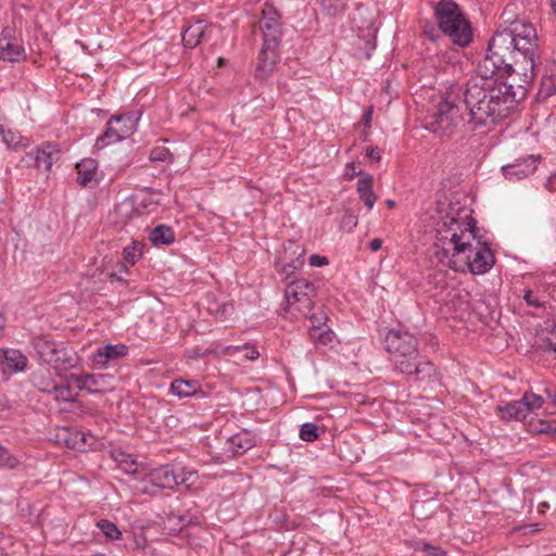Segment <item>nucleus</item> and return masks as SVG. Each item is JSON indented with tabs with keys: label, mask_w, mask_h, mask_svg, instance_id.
Listing matches in <instances>:
<instances>
[{
	"label": "nucleus",
	"mask_w": 556,
	"mask_h": 556,
	"mask_svg": "<svg viewBox=\"0 0 556 556\" xmlns=\"http://www.w3.org/2000/svg\"><path fill=\"white\" fill-rule=\"evenodd\" d=\"M478 77L462 87L466 123L470 129L490 128L506 118L516 104L528 94V84L510 74H484L477 66Z\"/></svg>",
	"instance_id": "1"
},
{
	"label": "nucleus",
	"mask_w": 556,
	"mask_h": 556,
	"mask_svg": "<svg viewBox=\"0 0 556 556\" xmlns=\"http://www.w3.org/2000/svg\"><path fill=\"white\" fill-rule=\"evenodd\" d=\"M538 51L536 29L528 21L517 18L493 35L480 61V71L486 75L510 74L530 86L535 76Z\"/></svg>",
	"instance_id": "2"
},
{
	"label": "nucleus",
	"mask_w": 556,
	"mask_h": 556,
	"mask_svg": "<svg viewBox=\"0 0 556 556\" xmlns=\"http://www.w3.org/2000/svg\"><path fill=\"white\" fill-rule=\"evenodd\" d=\"M433 251L441 264L455 271L483 275L495 264L490 247L477 238L470 215L446 217L437 230Z\"/></svg>",
	"instance_id": "3"
},
{
	"label": "nucleus",
	"mask_w": 556,
	"mask_h": 556,
	"mask_svg": "<svg viewBox=\"0 0 556 556\" xmlns=\"http://www.w3.org/2000/svg\"><path fill=\"white\" fill-rule=\"evenodd\" d=\"M383 345L394 367L404 375L430 376L431 363L419 362L418 340L410 332L402 329H389L383 338Z\"/></svg>",
	"instance_id": "4"
},
{
	"label": "nucleus",
	"mask_w": 556,
	"mask_h": 556,
	"mask_svg": "<svg viewBox=\"0 0 556 556\" xmlns=\"http://www.w3.org/2000/svg\"><path fill=\"white\" fill-rule=\"evenodd\" d=\"M463 102L462 86L453 84L442 93L433 114L430 115L427 128L435 134L444 135L464 122L459 103Z\"/></svg>",
	"instance_id": "5"
},
{
	"label": "nucleus",
	"mask_w": 556,
	"mask_h": 556,
	"mask_svg": "<svg viewBox=\"0 0 556 556\" xmlns=\"http://www.w3.org/2000/svg\"><path fill=\"white\" fill-rule=\"evenodd\" d=\"M435 16L440 29L454 43L465 47L471 41V27L455 2L441 0L435 7Z\"/></svg>",
	"instance_id": "6"
},
{
	"label": "nucleus",
	"mask_w": 556,
	"mask_h": 556,
	"mask_svg": "<svg viewBox=\"0 0 556 556\" xmlns=\"http://www.w3.org/2000/svg\"><path fill=\"white\" fill-rule=\"evenodd\" d=\"M316 288L314 283L306 279H296L290 282L285 290L286 317L298 319L307 317L309 319L311 311L314 307V298Z\"/></svg>",
	"instance_id": "7"
},
{
	"label": "nucleus",
	"mask_w": 556,
	"mask_h": 556,
	"mask_svg": "<svg viewBox=\"0 0 556 556\" xmlns=\"http://www.w3.org/2000/svg\"><path fill=\"white\" fill-rule=\"evenodd\" d=\"M138 118L134 114H123L113 116L108 122L105 132L96 141L98 149H103L110 143L122 141L130 137L137 128Z\"/></svg>",
	"instance_id": "8"
},
{
	"label": "nucleus",
	"mask_w": 556,
	"mask_h": 556,
	"mask_svg": "<svg viewBox=\"0 0 556 556\" xmlns=\"http://www.w3.org/2000/svg\"><path fill=\"white\" fill-rule=\"evenodd\" d=\"M178 476L175 467L165 465L150 470L141 480L137 490L141 493L155 495L162 489H174L177 486Z\"/></svg>",
	"instance_id": "9"
},
{
	"label": "nucleus",
	"mask_w": 556,
	"mask_h": 556,
	"mask_svg": "<svg viewBox=\"0 0 556 556\" xmlns=\"http://www.w3.org/2000/svg\"><path fill=\"white\" fill-rule=\"evenodd\" d=\"M26 58L22 35L16 27L5 26L0 35V60L20 62Z\"/></svg>",
	"instance_id": "10"
},
{
	"label": "nucleus",
	"mask_w": 556,
	"mask_h": 556,
	"mask_svg": "<svg viewBox=\"0 0 556 556\" xmlns=\"http://www.w3.org/2000/svg\"><path fill=\"white\" fill-rule=\"evenodd\" d=\"M281 25L279 12L274 5L266 3L262 10L260 20L263 42H268L270 46H279L282 36Z\"/></svg>",
	"instance_id": "11"
},
{
	"label": "nucleus",
	"mask_w": 556,
	"mask_h": 556,
	"mask_svg": "<svg viewBox=\"0 0 556 556\" xmlns=\"http://www.w3.org/2000/svg\"><path fill=\"white\" fill-rule=\"evenodd\" d=\"M38 354L40 358L54 367H66L73 366V359L67 355V352L61 345L49 342L46 340H39L36 343Z\"/></svg>",
	"instance_id": "12"
},
{
	"label": "nucleus",
	"mask_w": 556,
	"mask_h": 556,
	"mask_svg": "<svg viewBox=\"0 0 556 556\" xmlns=\"http://www.w3.org/2000/svg\"><path fill=\"white\" fill-rule=\"evenodd\" d=\"M309 320L312 323L311 340L317 348H331L336 341V334L326 324L328 317L324 313L312 314Z\"/></svg>",
	"instance_id": "13"
},
{
	"label": "nucleus",
	"mask_w": 556,
	"mask_h": 556,
	"mask_svg": "<svg viewBox=\"0 0 556 556\" xmlns=\"http://www.w3.org/2000/svg\"><path fill=\"white\" fill-rule=\"evenodd\" d=\"M539 162L540 156L529 155L503 166L502 172L505 178L510 181L521 180L536 170Z\"/></svg>",
	"instance_id": "14"
},
{
	"label": "nucleus",
	"mask_w": 556,
	"mask_h": 556,
	"mask_svg": "<svg viewBox=\"0 0 556 556\" xmlns=\"http://www.w3.org/2000/svg\"><path fill=\"white\" fill-rule=\"evenodd\" d=\"M128 353L125 344H106L98 348L91 356L92 364L96 368H105L113 361L124 357Z\"/></svg>",
	"instance_id": "15"
},
{
	"label": "nucleus",
	"mask_w": 556,
	"mask_h": 556,
	"mask_svg": "<svg viewBox=\"0 0 556 556\" xmlns=\"http://www.w3.org/2000/svg\"><path fill=\"white\" fill-rule=\"evenodd\" d=\"M278 47L263 42L255 70L256 77L265 79L273 73L279 59Z\"/></svg>",
	"instance_id": "16"
},
{
	"label": "nucleus",
	"mask_w": 556,
	"mask_h": 556,
	"mask_svg": "<svg viewBox=\"0 0 556 556\" xmlns=\"http://www.w3.org/2000/svg\"><path fill=\"white\" fill-rule=\"evenodd\" d=\"M92 439L91 435L70 428H62L56 433L58 443L77 451H85L86 446L89 445L88 441Z\"/></svg>",
	"instance_id": "17"
},
{
	"label": "nucleus",
	"mask_w": 556,
	"mask_h": 556,
	"mask_svg": "<svg viewBox=\"0 0 556 556\" xmlns=\"http://www.w3.org/2000/svg\"><path fill=\"white\" fill-rule=\"evenodd\" d=\"M0 364L3 371L15 374L26 368L27 358L18 350L5 349L0 351Z\"/></svg>",
	"instance_id": "18"
},
{
	"label": "nucleus",
	"mask_w": 556,
	"mask_h": 556,
	"mask_svg": "<svg viewBox=\"0 0 556 556\" xmlns=\"http://www.w3.org/2000/svg\"><path fill=\"white\" fill-rule=\"evenodd\" d=\"M60 157V150L55 144L45 143L39 147L34 154L35 165L37 168H42L49 172Z\"/></svg>",
	"instance_id": "19"
},
{
	"label": "nucleus",
	"mask_w": 556,
	"mask_h": 556,
	"mask_svg": "<svg viewBox=\"0 0 556 556\" xmlns=\"http://www.w3.org/2000/svg\"><path fill=\"white\" fill-rule=\"evenodd\" d=\"M108 376L105 375H75L72 376V379L75 381L77 387L80 390H86L89 393H98L101 392L106 382Z\"/></svg>",
	"instance_id": "20"
},
{
	"label": "nucleus",
	"mask_w": 556,
	"mask_h": 556,
	"mask_svg": "<svg viewBox=\"0 0 556 556\" xmlns=\"http://www.w3.org/2000/svg\"><path fill=\"white\" fill-rule=\"evenodd\" d=\"M139 215V211L135 207L131 199H125L114 206L110 213V217L115 224H126L135 216Z\"/></svg>",
	"instance_id": "21"
},
{
	"label": "nucleus",
	"mask_w": 556,
	"mask_h": 556,
	"mask_svg": "<svg viewBox=\"0 0 556 556\" xmlns=\"http://www.w3.org/2000/svg\"><path fill=\"white\" fill-rule=\"evenodd\" d=\"M206 31V25L203 21H195L190 24L182 33V43L186 48L193 49L204 37Z\"/></svg>",
	"instance_id": "22"
},
{
	"label": "nucleus",
	"mask_w": 556,
	"mask_h": 556,
	"mask_svg": "<svg viewBox=\"0 0 556 556\" xmlns=\"http://www.w3.org/2000/svg\"><path fill=\"white\" fill-rule=\"evenodd\" d=\"M359 199L365 203L368 210H371L377 201V197L372 191V176L365 174L357 181L356 186Z\"/></svg>",
	"instance_id": "23"
},
{
	"label": "nucleus",
	"mask_w": 556,
	"mask_h": 556,
	"mask_svg": "<svg viewBox=\"0 0 556 556\" xmlns=\"http://www.w3.org/2000/svg\"><path fill=\"white\" fill-rule=\"evenodd\" d=\"M495 413L501 417V419L506 421L521 420L526 418L523 405L520 401H511L505 405H497L495 407Z\"/></svg>",
	"instance_id": "24"
},
{
	"label": "nucleus",
	"mask_w": 556,
	"mask_h": 556,
	"mask_svg": "<svg viewBox=\"0 0 556 556\" xmlns=\"http://www.w3.org/2000/svg\"><path fill=\"white\" fill-rule=\"evenodd\" d=\"M97 162L92 159H85L77 163V181L81 186H89L96 180L97 175Z\"/></svg>",
	"instance_id": "25"
},
{
	"label": "nucleus",
	"mask_w": 556,
	"mask_h": 556,
	"mask_svg": "<svg viewBox=\"0 0 556 556\" xmlns=\"http://www.w3.org/2000/svg\"><path fill=\"white\" fill-rule=\"evenodd\" d=\"M112 457L117 466L126 473H136L138 471V463L132 455L116 450L112 452Z\"/></svg>",
	"instance_id": "26"
},
{
	"label": "nucleus",
	"mask_w": 556,
	"mask_h": 556,
	"mask_svg": "<svg viewBox=\"0 0 556 556\" xmlns=\"http://www.w3.org/2000/svg\"><path fill=\"white\" fill-rule=\"evenodd\" d=\"M149 240L155 244H170L175 240L174 231L166 225H160L149 233Z\"/></svg>",
	"instance_id": "27"
},
{
	"label": "nucleus",
	"mask_w": 556,
	"mask_h": 556,
	"mask_svg": "<svg viewBox=\"0 0 556 556\" xmlns=\"http://www.w3.org/2000/svg\"><path fill=\"white\" fill-rule=\"evenodd\" d=\"M169 390L178 397H187L195 393L197 386L191 380L176 379L170 383Z\"/></svg>",
	"instance_id": "28"
},
{
	"label": "nucleus",
	"mask_w": 556,
	"mask_h": 556,
	"mask_svg": "<svg viewBox=\"0 0 556 556\" xmlns=\"http://www.w3.org/2000/svg\"><path fill=\"white\" fill-rule=\"evenodd\" d=\"M0 137L2 142L9 148V149H21L26 146L24 142L23 137L20 135V132L13 131L11 129L5 130L4 127L0 124Z\"/></svg>",
	"instance_id": "29"
},
{
	"label": "nucleus",
	"mask_w": 556,
	"mask_h": 556,
	"mask_svg": "<svg viewBox=\"0 0 556 556\" xmlns=\"http://www.w3.org/2000/svg\"><path fill=\"white\" fill-rule=\"evenodd\" d=\"M53 395V399L58 402H71L75 400L76 394L70 386H52L51 389H42Z\"/></svg>",
	"instance_id": "30"
},
{
	"label": "nucleus",
	"mask_w": 556,
	"mask_h": 556,
	"mask_svg": "<svg viewBox=\"0 0 556 556\" xmlns=\"http://www.w3.org/2000/svg\"><path fill=\"white\" fill-rule=\"evenodd\" d=\"M123 255L126 263V265H123V269L127 273V266H134L142 255L140 244L138 242H132L130 245H127L124 248Z\"/></svg>",
	"instance_id": "31"
},
{
	"label": "nucleus",
	"mask_w": 556,
	"mask_h": 556,
	"mask_svg": "<svg viewBox=\"0 0 556 556\" xmlns=\"http://www.w3.org/2000/svg\"><path fill=\"white\" fill-rule=\"evenodd\" d=\"M556 93V75H545L542 77L538 98L545 100Z\"/></svg>",
	"instance_id": "32"
},
{
	"label": "nucleus",
	"mask_w": 556,
	"mask_h": 556,
	"mask_svg": "<svg viewBox=\"0 0 556 556\" xmlns=\"http://www.w3.org/2000/svg\"><path fill=\"white\" fill-rule=\"evenodd\" d=\"M520 402L523 405V412L527 416L530 412L541 408L544 403V399L533 392H526Z\"/></svg>",
	"instance_id": "33"
},
{
	"label": "nucleus",
	"mask_w": 556,
	"mask_h": 556,
	"mask_svg": "<svg viewBox=\"0 0 556 556\" xmlns=\"http://www.w3.org/2000/svg\"><path fill=\"white\" fill-rule=\"evenodd\" d=\"M97 527L101 530L104 536L111 541H117L122 539V532L117 526L108 519L99 520L97 522Z\"/></svg>",
	"instance_id": "34"
},
{
	"label": "nucleus",
	"mask_w": 556,
	"mask_h": 556,
	"mask_svg": "<svg viewBox=\"0 0 556 556\" xmlns=\"http://www.w3.org/2000/svg\"><path fill=\"white\" fill-rule=\"evenodd\" d=\"M175 473L178 476L177 485L185 484L187 488L193 485L197 481V472L188 468H175Z\"/></svg>",
	"instance_id": "35"
},
{
	"label": "nucleus",
	"mask_w": 556,
	"mask_h": 556,
	"mask_svg": "<svg viewBox=\"0 0 556 556\" xmlns=\"http://www.w3.org/2000/svg\"><path fill=\"white\" fill-rule=\"evenodd\" d=\"M299 435L305 442H314L319 438V428L313 422H305L301 426Z\"/></svg>",
	"instance_id": "36"
},
{
	"label": "nucleus",
	"mask_w": 556,
	"mask_h": 556,
	"mask_svg": "<svg viewBox=\"0 0 556 556\" xmlns=\"http://www.w3.org/2000/svg\"><path fill=\"white\" fill-rule=\"evenodd\" d=\"M523 300L527 302L529 306L532 307H542L545 305L547 301V296L543 294H539L533 290H527L523 294Z\"/></svg>",
	"instance_id": "37"
},
{
	"label": "nucleus",
	"mask_w": 556,
	"mask_h": 556,
	"mask_svg": "<svg viewBox=\"0 0 556 556\" xmlns=\"http://www.w3.org/2000/svg\"><path fill=\"white\" fill-rule=\"evenodd\" d=\"M414 548L415 551L424 552L426 556H447V553L440 546H434L426 542L417 543Z\"/></svg>",
	"instance_id": "38"
},
{
	"label": "nucleus",
	"mask_w": 556,
	"mask_h": 556,
	"mask_svg": "<svg viewBox=\"0 0 556 556\" xmlns=\"http://www.w3.org/2000/svg\"><path fill=\"white\" fill-rule=\"evenodd\" d=\"M348 0H323V8L329 15L340 13L346 5Z\"/></svg>",
	"instance_id": "39"
},
{
	"label": "nucleus",
	"mask_w": 556,
	"mask_h": 556,
	"mask_svg": "<svg viewBox=\"0 0 556 556\" xmlns=\"http://www.w3.org/2000/svg\"><path fill=\"white\" fill-rule=\"evenodd\" d=\"M245 351L244 357L250 361H255L258 358L260 353L254 346L244 345V346H228L226 349L227 354L232 355L240 351Z\"/></svg>",
	"instance_id": "40"
},
{
	"label": "nucleus",
	"mask_w": 556,
	"mask_h": 556,
	"mask_svg": "<svg viewBox=\"0 0 556 556\" xmlns=\"http://www.w3.org/2000/svg\"><path fill=\"white\" fill-rule=\"evenodd\" d=\"M17 465L18 459L0 445V466L15 468Z\"/></svg>",
	"instance_id": "41"
},
{
	"label": "nucleus",
	"mask_w": 556,
	"mask_h": 556,
	"mask_svg": "<svg viewBox=\"0 0 556 556\" xmlns=\"http://www.w3.org/2000/svg\"><path fill=\"white\" fill-rule=\"evenodd\" d=\"M357 216L354 215L351 212H345V214L342 217L340 227L346 232L353 231V229L357 226Z\"/></svg>",
	"instance_id": "42"
},
{
	"label": "nucleus",
	"mask_w": 556,
	"mask_h": 556,
	"mask_svg": "<svg viewBox=\"0 0 556 556\" xmlns=\"http://www.w3.org/2000/svg\"><path fill=\"white\" fill-rule=\"evenodd\" d=\"M170 153L167 148L165 147H155L150 152V160L151 161H159V162H165L169 159Z\"/></svg>",
	"instance_id": "43"
},
{
	"label": "nucleus",
	"mask_w": 556,
	"mask_h": 556,
	"mask_svg": "<svg viewBox=\"0 0 556 556\" xmlns=\"http://www.w3.org/2000/svg\"><path fill=\"white\" fill-rule=\"evenodd\" d=\"M542 340L549 350L556 352V325L543 333Z\"/></svg>",
	"instance_id": "44"
},
{
	"label": "nucleus",
	"mask_w": 556,
	"mask_h": 556,
	"mask_svg": "<svg viewBox=\"0 0 556 556\" xmlns=\"http://www.w3.org/2000/svg\"><path fill=\"white\" fill-rule=\"evenodd\" d=\"M328 264V258L323 255L312 254L309 256V265L313 267H321Z\"/></svg>",
	"instance_id": "45"
},
{
	"label": "nucleus",
	"mask_w": 556,
	"mask_h": 556,
	"mask_svg": "<svg viewBox=\"0 0 556 556\" xmlns=\"http://www.w3.org/2000/svg\"><path fill=\"white\" fill-rule=\"evenodd\" d=\"M365 152L366 156L369 157L371 161L379 162L381 160L380 152L376 147H367L365 149Z\"/></svg>",
	"instance_id": "46"
},
{
	"label": "nucleus",
	"mask_w": 556,
	"mask_h": 556,
	"mask_svg": "<svg viewBox=\"0 0 556 556\" xmlns=\"http://www.w3.org/2000/svg\"><path fill=\"white\" fill-rule=\"evenodd\" d=\"M359 172H356V166L354 163H350L345 167V177L350 180H352L354 177L359 175Z\"/></svg>",
	"instance_id": "47"
},
{
	"label": "nucleus",
	"mask_w": 556,
	"mask_h": 556,
	"mask_svg": "<svg viewBox=\"0 0 556 556\" xmlns=\"http://www.w3.org/2000/svg\"><path fill=\"white\" fill-rule=\"evenodd\" d=\"M382 247V240L379 238H375L369 242V248L371 251L376 252L380 250Z\"/></svg>",
	"instance_id": "48"
},
{
	"label": "nucleus",
	"mask_w": 556,
	"mask_h": 556,
	"mask_svg": "<svg viewBox=\"0 0 556 556\" xmlns=\"http://www.w3.org/2000/svg\"><path fill=\"white\" fill-rule=\"evenodd\" d=\"M371 117H372V109H371V108H369V109L364 113V116H363V119H364L365 125H367V126H369V125H370Z\"/></svg>",
	"instance_id": "49"
},
{
	"label": "nucleus",
	"mask_w": 556,
	"mask_h": 556,
	"mask_svg": "<svg viewBox=\"0 0 556 556\" xmlns=\"http://www.w3.org/2000/svg\"><path fill=\"white\" fill-rule=\"evenodd\" d=\"M546 396L556 404V389H545Z\"/></svg>",
	"instance_id": "50"
},
{
	"label": "nucleus",
	"mask_w": 556,
	"mask_h": 556,
	"mask_svg": "<svg viewBox=\"0 0 556 556\" xmlns=\"http://www.w3.org/2000/svg\"><path fill=\"white\" fill-rule=\"evenodd\" d=\"M296 268H298V265H295V264H293V263H292V264H287V265H285V267H283V271H285V273H287V274H289V273H291V271L295 270Z\"/></svg>",
	"instance_id": "51"
},
{
	"label": "nucleus",
	"mask_w": 556,
	"mask_h": 556,
	"mask_svg": "<svg viewBox=\"0 0 556 556\" xmlns=\"http://www.w3.org/2000/svg\"><path fill=\"white\" fill-rule=\"evenodd\" d=\"M549 507L548 503L546 502H543L541 503L539 506H538V509L541 514H543L545 511V509H547Z\"/></svg>",
	"instance_id": "52"
},
{
	"label": "nucleus",
	"mask_w": 556,
	"mask_h": 556,
	"mask_svg": "<svg viewBox=\"0 0 556 556\" xmlns=\"http://www.w3.org/2000/svg\"><path fill=\"white\" fill-rule=\"evenodd\" d=\"M386 205L388 208H394L395 207V202L393 200H387L386 201Z\"/></svg>",
	"instance_id": "53"
},
{
	"label": "nucleus",
	"mask_w": 556,
	"mask_h": 556,
	"mask_svg": "<svg viewBox=\"0 0 556 556\" xmlns=\"http://www.w3.org/2000/svg\"><path fill=\"white\" fill-rule=\"evenodd\" d=\"M551 5L556 14V0H551Z\"/></svg>",
	"instance_id": "54"
},
{
	"label": "nucleus",
	"mask_w": 556,
	"mask_h": 556,
	"mask_svg": "<svg viewBox=\"0 0 556 556\" xmlns=\"http://www.w3.org/2000/svg\"><path fill=\"white\" fill-rule=\"evenodd\" d=\"M111 277L116 278L119 281H124V279L121 276H117V274H112Z\"/></svg>",
	"instance_id": "55"
},
{
	"label": "nucleus",
	"mask_w": 556,
	"mask_h": 556,
	"mask_svg": "<svg viewBox=\"0 0 556 556\" xmlns=\"http://www.w3.org/2000/svg\"><path fill=\"white\" fill-rule=\"evenodd\" d=\"M228 307L231 308V305H224V312H227L228 311Z\"/></svg>",
	"instance_id": "56"
}]
</instances>
